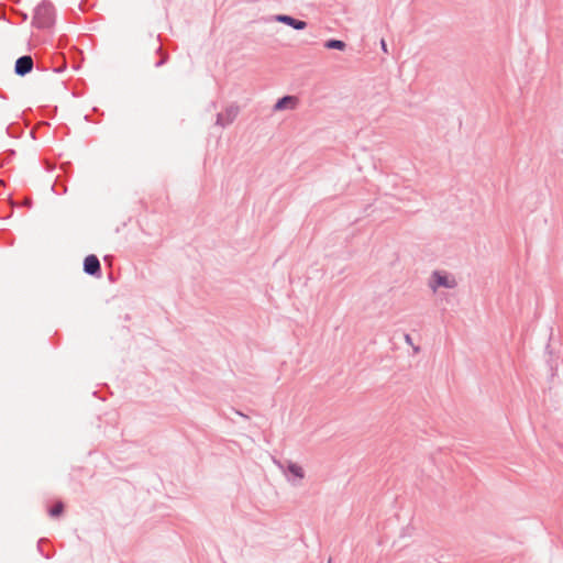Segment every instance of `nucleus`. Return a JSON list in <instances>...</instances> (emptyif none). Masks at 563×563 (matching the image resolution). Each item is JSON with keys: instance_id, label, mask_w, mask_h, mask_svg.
<instances>
[{"instance_id": "1", "label": "nucleus", "mask_w": 563, "mask_h": 563, "mask_svg": "<svg viewBox=\"0 0 563 563\" xmlns=\"http://www.w3.org/2000/svg\"><path fill=\"white\" fill-rule=\"evenodd\" d=\"M54 15L53 4L44 0L35 8L32 24L37 29L51 27L54 23Z\"/></svg>"}, {"instance_id": "2", "label": "nucleus", "mask_w": 563, "mask_h": 563, "mask_svg": "<svg viewBox=\"0 0 563 563\" xmlns=\"http://www.w3.org/2000/svg\"><path fill=\"white\" fill-rule=\"evenodd\" d=\"M428 286L433 292H437L440 287L448 289L455 288L457 286V280L454 275L445 271H434L429 278Z\"/></svg>"}, {"instance_id": "3", "label": "nucleus", "mask_w": 563, "mask_h": 563, "mask_svg": "<svg viewBox=\"0 0 563 563\" xmlns=\"http://www.w3.org/2000/svg\"><path fill=\"white\" fill-rule=\"evenodd\" d=\"M240 107L236 103L229 104L223 112L217 114L216 125L225 128L230 125L238 117Z\"/></svg>"}, {"instance_id": "4", "label": "nucleus", "mask_w": 563, "mask_h": 563, "mask_svg": "<svg viewBox=\"0 0 563 563\" xmlns=\"http://www.w3.org/2000/svg\"><path fill=\"white\" fill-rule=\"evenodd\" d=\"M33 69V58L30 55H23L19 57L14 65V73L18 76H25Z\"/></svg>"}, {"instance_id": "5", "label": "nucleus", "mask_w": 563, "mask_h": 563, "mask_svg": "<svg viewBox=\"0 0 563 563\" xmlns=\"http://www.w3.org/2000/svg\"><path fill=\"white\" fill-rule=\"evenodd\" d=\"M84 272L91 276L100 275L101 265L99 258L91 254L88 255L84 261Z\"/></svg>"}, {"instance_id": "6", "label": "nucleus", "mask_w": 563, "mask_h": 563, "mask_svg": "<svg viewBox=\"0 0 563 563\" xmlns=\"http://www.w3.org/2000/svg\"><path fill=\"white\" fill-rule=\"evenodd\" d=\"M286 476L289 482L296 485L305 477V472L302 467L297 463L288 462Z\"/></svg>"}, {"instance_id": "7", "label": "nucleus", "mask_w": 563, "mask_h": 563, "mask_svg": "<svg viewBox=\"0 0 563 563\" xmlns=\"http://www.w3.org/2000/svg\"><path fill=\"white\" fill-rule=\"evenodd\" d=\"M276 20L278 22H282L295 30H303L307 26V22L302 20L295 19L287 14H279L276 16Z\"/></svg>"}, {"instance_id": "8", "label": "nucleus", "mask_w": 563, "mask_h": 563, "mask_svg": "<svg viewBox=\"0 0 563 563\" xmlns=\"http://www.w3.org/2000/svg\"><path fill=\"white\" fill-rule=\"evenodd\" d=\"M297 104V98L294 96H284L277 100L274 106L275 111H282L285 109H294Z\"/></svg>"}, {"instance_id": "9", "label": "nucleus", "mask_w": 563, "mask_h": 563, "mask_svg": "<svg viewBox=\"0 0 563 563\" xmlns=\"http://www.w3.org/2000/svg\"><path fill=\"white\" fill-rule=\"evenodd\" d=\"M324 47L328 49L343 51L346 47V44L341 40L331 38L325 41Z\"/></svg>"}, {"instance_id": "10", "label": "nucleus", "mask_w": 563, "mask_h": 563, "mask_svg": "<svg viewBox=\"0 0 563 563\" xmlns=\"http://www.w3.org/2000/svg\"><path fill=\"white\" fill-rule=\"evenodd\" d=\"M63 510H64V505L62 503H57L49 509V515L52 517H57L63 512Z\"/></svg>"}, {"instance_id": "11", "label": "nucleus", "mask_w": 563, "mask_h": 563, "mask_svg": "<svg viewBox=\"0 0 563 563\" xmlns=\"http://www.w3.org/2000/svg\"><path fill=\"white\" fill-rule=\"evenodd\" d=\"M166 60H167V58H166V57H163L162 59H159V60L155 64V66H156V67H161V66H163V65L166 63Z\"/></svg>"}, {"instance_id": "12", "label": "nucleus", "mask_w": 563, "mask_h": 563, "mask_svg": "<svg viewBox=\"0 0 563 563\" xmlns=\"http://www.w3.org/2000/svg\"><path fill=\"white\" fill-rule=\"evenodd\" d=\"M405 340H406V342H407L408 344L412 345V339H411V336H410L409 334H406V335H405Z\"/></svg>"}, {"instance_id": "13", "label": "nucleus", "mask_w": 563, "mask_h": 563, "mask_svg": "<svg viewBox=\"0 0 563 563\" xmlns=\"http://www.w3.org/2000/svg\"><path fill=\"white\" fill-rule=\"evenodd\" d=\"M380 45H382L383 51L387 52V45H386V42L384 40L380 41Z\"/></svg>"}, {"instance_id": "14", "label": "nucleus", "mask_w": 563, "mask_h": 563, "mask_svg": "<svg viewBox=\"0 0 563 563\" xmlns=\"http://www.w3.org/2000/svg\"><path fill=\"white\" fill-rule=\"evenodd\" d=\"M41 542H42V540H40L38 544H37V549H38L40 552L42 551Z\"/></svg>"}]
</instances>
